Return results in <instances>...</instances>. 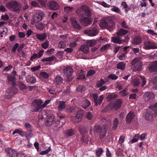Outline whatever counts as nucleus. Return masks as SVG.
Segmentation results:
<instances>
[{"instance_id": "1", "label": "nucleus", "mask_w": 157, "mask_h": 157, "mask_svg": "<svg viewBox=\"0 0 157 157\" xmlns=\"http://www.w3.org/2000/svg\"><path fill=\"white\" fill-rule=\"evenodd\" d=\"M101 121L105 123L103 127L99 125H95L94 128V130L95 132L100 133V138L102 139L104 138L106 134V132L109 127L110 126L111 123V120H107L105 118L103 117L101 119Z\"/></svg>"}, {"instance_id": "2", "label": "nucleus", "mask_w": 157, "mask_h": 157, "mask_svg": "<svg viewBox=\"0 0 157 157\" xmlns=\"http://www.w3.org/2000/svg\"><path fill=\"white\" fill-rule=\"evenodd\" d=\"M81 9L84 12L85 15L87 17H84L81 18L79 20L80 22L82 25L84 26H87L91 24L92 22V21L89 18L90 16V11L85 6H82Z\"/></svg>"}, {"instance_id": "3", "label": "nucleus", "mask_w": 157, "mask_h": 157, "mask_svg": "<svg viewBox=\"0 0 157 157\" xmlns=\"http://www.w3.org/2000/svg\"><path fill=\"white\" fill-rule=\"evenodd\" d=\"M43 101L40 99H36L32 102L31 105V111L32 112H38L40 109L43 108L42 104Z\"/></svg>"}, {"instance_id": "4", "label": "nucleus", "mask_w": 157, "mask_h": 157, "mask_svg": "<svg viewBox=\"0 0 157 157\" xmlns=\"http://www.w3.org/2000/svg\"><path fill=\"white\" fill-rule=\"evenodd\" d=\"M6 6L8 9L13 11H18L20 10V4L16 1L12 0L7 3Z\"/></svg>"}, {"instance_id": "5", "label": "nucleus", "mask_w": 157, "mask_h": 157, "mask_svg": "<svg viewBox=\"0 0 157 157\" xmlns=\"http://www.w3.org/2000/svg\"><path fill=\"white\" fill-rule=\"evenodd\" d=\"M114 23L112 20H102L99 23L100 27L102 29H111L114 25Z\"/></svg>"}, {"instance_id": "6", "label": "nucleus", "mask_w": 157, "mask_h": 157, "mask_svg": "<svg viewBox=\"0 0 157 157\" xmlns=\"http://www.w3.org/2000/svg\"><path fill=\"white\" fill-rule=\"evenodd\" d=\"M131 64L136 71H140L143 68V64L138 58L133 59L131 62Z\"/></svg>"}, {"instance_id": "7", "label": "nucleus", "mask_w": 157, "mask_h": 157, "mask_svg": "<svg viewBox=\"0 0 157 157\" xmlns=\"http://www.w3.org/2000/svg\"><path fill=\"white\" fill-rule=\"evenodd\" d=\"M122 100L121 99H117L113 103H109L108 107L112 110H117L121 107Z\"/></svg>"}, {"instance_id": "8", "label": "nucleus", "mask_w": 157, "mask_h": 157, "mask_svg": "<svg viewBox=\"0 0 157 157\" xmlns=\"http://www.w3.org/2000/svg\"><path fill=\"white\" fill-rule=\"evenodd\" d=\"M157 114V109H154V108L150 107L145 114V118L146 120L151 121L154 116Z\"/></svg>"}, {"instance_id": "9", "label": "nucleus", "mask_w": 157, "mask_h": 157, "mask_svg": "<svg viewBox=\"0 0 157 157\" xmlns=\"http://www.w3.org/2000/svg\"><path fill=\"white\" fill-rule=\"evenodd\" d=\"M15 86L10 87L8 88L5 93V97L7 99H9L17 92V89Z\"/></svg>"}, {"instance_id": "10", "label": "nucleus", "mask_w": 157, "mask_h": 157, "mask_svg": "<svg viewBox=\"0 0 157 157\" xmlns=\"http://www.w3.org/2000/svg\"><path fill=\"white\" fill-rule=\"evenodd\" d=\"M44 16V14L41 11L36 13L33 17V18L32 19V24H34L35 23L40 21L41 20Z\"/></svg>"}, {"instance_id": "11", "label": "nucleus", "mask_w": 157, "mask_h": 157, "mask_svg": "<svg viewBox=\"0 0 157 157\" xmlns=\"http://www.w3.org/2000/svg\"><path fill=\"white\" fill-rule=\"evenodd\" d=\"M64 75L67 76L68 81H71L73 77L71 76L73 71L72 67H68L65 68L63 70Z\"/></svg>"}, {"instance_id": "12", "label": "nucleus", "mask_w": 157, "mask_h": 157, "mask_svg": "<svg viewBox=\"0 0 157 157\" xmlns=\"http://www.w3.org/2000/svg\"><path fill=\"white\" fill-rule=\"evenodd\" d=\"M83 114V111L81 110H79L78 111L75 116H71V119L73 122H79L82 120Z\"/></svg>"}, {"instance_id": "13", "label": "nucleus", "mask_w": 157, "mask_h": 157, "mask_svg": "<svg viewBox=\"0 0 157 157\" xmlns=\"http://www.w3.org/2000/svg\"><path fill=\"white\" fill-rule=\"evenodd\" d=\"M144 47L146 49H156L157 46L152 41L146 40L144 42Z\"/></svg>"}, {"instance_id": "14", "label": "nucleus", "mask_w": 157, "mask_h": 157, "mask_svg": "<svg viewBox=\"0 0 157 157\" xmlns=\"http://www.w3.org/2000/svg\"><path fill=\"white\" fill-rule=\"evenodd\" d=\"M92 95L94 101L95 103V105L97 106L98 105H100L102 103L104 98L103 95L100 96L98 98V96L96 94H93Z\"/></svg>"}, {"instance_id": "15", "label": "nucleus", "mask_w": 157, "mask_h": 157, "mask_svg": "<svg viewBox=\"0 0 157 157\" xmlns=\"http://www.w3.org/2000/svg\"><path fill=\"white\" fill-rule=\"evenodd\" d=\"M84 33L89 36H93L97 35L98 31L96 28L94 27L85 30Z\"/></svg>"}, {"instance_id": "16", "label": "nucleus", "mask_w": 157, "mask_h": 157, "mask_svg": "<svg viewBox=\"0 0 157 157\" xmlns=\"http://www.w3.org/2000/svg\"><path fill=\"white\" fill-rule=\"evenodd\" d=\"M6 152L9 157H17L18 156L17 152L11 148L6 149Z\"/></svg>"}, {"instance_id": "17", "label": "nucleus", "mask_w": 157, "mask_h": 157, "mask_svg": "<svg viewBox=\"0 0 157 157\" xmlns=\"http://www.w3.org/2000/svg\"><path fill=\"white\" fill-rule=\"evenodd\" d=\"M147 68L150 72H157V61L151 63Z\"/></svg>"}, {"instance_id": "18", "label": "nucleus", "mask_w": 157, "mask_h": 157, "mask_svg": "<svg viewBox=\"0 0 157 157\" xmlns=\"http://www.w3.org/2000/svg\"><path fill=\"white\" fill-rule=\"evenodd\" d=\"M144 97L145 101L147 102L153 99L155 97V95L153 92H147L144 94Z\"/></svg>"}, {"instance_id": "19", "label": "nucleus", "mask_w": 157, "mask_h": 157, "mask_svg": "<svg viewBox=\"0 0 157 157\" xmlns=\"http://www.w3.org/2000/svg\"><path fill=\"white\" fill-rule=\"evenodd\" d=\"M135 114L134 112H130L126 117V121L127 124H130L134 119Z\"/></svg>"}, {"instance_id": "20", "label": "nucleus", "mask_w": 157, "mask_h": 157, "mask_svg": "<svg viewBox=\"0 0 157 157\" xmlns=\"http://www.w3.org/2000/svg\"><path fill=\"white\" fill-rule=\"evenodd\" d=\"M48 6L51 10H58L59 6L55 2L52 1L48 3Z\"/></svg>"}, {"instance_id": "21", "label": "nucleus", "mask_w": 157, "mask_h": 157, "mask_svg": "<svg viewBox=\"0 0 157 157\" xmlns=\"http://www.w3.org/2000/svg\"><path fill=\"white\" fill-rule=\"evenodd\" d=\"M16 77L12 75H9L7 76V82L8 83H11L13 86H16L17 85L15 82Z\"/></svg>"}, {"instance_id": "22", "label": "nucleus", "mask_w": 157, "mask_h": 157, "mask_svg": "<svg viewBox=\"0 0 157 157\" xmlns=\"http://www.w3.org/2000/svg\"><path fill=\"white\" fill-rule=\"evenodd\" d=\"M81 140L82 143L86 144H90L91 143V139L87 135L82 136L81 138Z\"/></svg>"}, {"instance_id": "23", "label": "nucleus", "mask_w": 157, "mask_h": 157, "mask_svg": "<svg viewBox=\"0 0 157 157\" xmlns=\"http://www.w3.org/2000/svg\"><path fill=\"white\" fill-rule=\"evenodd\" d=\"M118 97V95L114 93H109L106 97V101L109 102L115 98H117Z\"/></svg>"}, {"instance_id": "24", "label": "nucleus", "mask_w": 157, "mask_h": 157, "mask_svg": "<svg viewBox=\"0 0 157 157\" xmlns=\"http://www.w3.org/2000/svg\"><path fill=\"white\" fill-rule=\"evenodd\" d=\"M119 37H113L111 38L112 41L114 43H117L119 44H121L123 42L125 43L126 40H120Z\"/></svg>"}, {"instance_id": "25", "label": "nucleus", "mask_w": 157, "mask_h": 157, "mask_svg": "<svg viewBox=\"0 0 157 157\" xmlns=\"http://www.w3.org/2000/svg\"><path fill=\"white\" fill-rule=\"evenodd\" d=\"M79 50L86 54L90 52L88 47L86 44L82 45L80 47Z\"/></svg>"}, {"instance_id": "26", "label": "nucleus", "mask_w": 157, "mask_h": 157, "mask_svg": "<svg viewBox=\"0 0 157 157\" xmlns=\"http://www.w3.org/2000/svg\"><path fill=\"white\" fill-rule=\"evenodd\" d=\"M128 33V31L127 30L120 29L117 32V35L118 37H120L123 35L127 34Z\"/></svg>"}, {"instance_id": "27", "label": "nucleus", "mask_w": 157, "mask_h": 157, "mask_svg": "<svg viewBox=\"0 0 157 157\" xmlns=\"http://www.w3.org/2000/svg\"><path fill=\"white\" fill-rule=\"evenodd\" d=\"M63 79L60 76H57L55 78L54 82L56 85H60L63 82Z\"/></svg>"}, {"instance_id": "28", "label": "nucleus", "mask_w": 157, "mask_h": 157, "mask_svg": "<svg viewBox=\"0 0 157 157\" xmlns=\"http://www.w3.org/2000/svg\"><path fill=\"white\" fill-rule=\"evenodd\" d=\"M71 23L73 27L75 29H80L81 28V26L78 24L77 21L74 19H72L71 20Z\"/></svg>"}, {"instance_id": "29", "label": "nucleus", "mask_w": 157, "mask_h": 157, "mask_svg": "<svg viewBox=\"0 0 157 157\" xmlns=\"http://www.w3.org/2000/svg\"><path fill=\"white\" fill-rule=\"evenodd\" d=\"M141 38L140 36H136L132 40V44L136 45L139 44L141 42Z\"/></svg>"}, {"instance_id": "30", "label": "nucleus", "mask_w": 157, "mask_h": 157, "mask_svg": "<svg viewBox=\"0 0 157 157\" xmlns=\"http://www.w3.org/2000/svg\"><path fill=\"white\" fill-rule=\"evenodd\" d=\"M54 121V116L52 115H49L48 116L46 122L48 125H50L52 124Z\"/></svg>"}, {"instance_id": "31", "label": "nucleus", "mask_w": 157, "mask_h": 157, "mask_svg": "<svg viewBox=\"0 0 157 157\" xmlns=\"http://www.w3.org/2000/svg\"><path fill=\"white\" fill-rule=\"evenodd\" d=\"M97 41L95 40H91L87 41L86 43L88 47H92L96 44Z\"/></svg>"}, {"instance_id": "32", "label": "nucleus", "mask_w": 157, "mask_h": 157, "mask_svg": "<svg viewBox=\"0 0 157 157\" xmlns=\"http://www.w3.org/2000/svg\"><path fill=\"white\" fill-rule=\"evenodd\" d=\"M30 9V6L27 2H23L21 6V10L23 11H25Z\"/></svg>"}, {"instance_id": "33", "label": "nucleus", "mask_w": 157, "mask_h": 157, "mask_svg": "<svg viewBox=\"0 0 157 157\" xmlns=\"http://www.w3.org/2000/svg\"><path fill=\"white\" fill-rule=\"evenodd\" d=\"M75 133V131L72 129H69L66 130L65 131V133L67 137H70L74 135Z\"/></svg>"}, {"instance_id": "34", "label": "nucleus", "mask_w": 157, "mask_h": 157, "mask_svg": "<svg viewBox=\"0 0 157 157\" xmlns=\"http://www.w3.org/2000/svg\"><path fill=\"white\" fill-rule=\"evenodd\" d=\"M36 37L40 41H43L47 37V35L45 33L42 34H36Z\"/></svg>"}, {"instance_id": "35", "label": "nucleus", "mask_w": 157, "mask_h": 157, "mask_svg": "<svg viewBox=\"0 0 157 157\" xmlns=\"http://www.w3.org/2000/svg\"><path fill=\"white\" fill-rule=\"evenodd\" d=\"M17 86H18L19 89L21 90H26L27 89V86L21 81L18 82Z\"/></svg>"}, {"instance_id": "36", "label": "nucleus", "mask_w": 157, "mask_h": 157, "mask_svg": "<svg viewBox=\"0 0 157 157\" xmlns=\"http://www.w3.org/2000/svg\"><path fill=\"white\" fill-rule=\"evenodd\" d=\"M26 81L32 84H34L36 82V79L35 77L32 76L31 77H26Z\"/></svg>"}, {"instance_id": "37", "label": "nucleus", "mask_w": 157, "mask_h": 157, "mask_svg": "<svg viewBox=\"0 0 157 157\" xmlns=\"http://www.w3.org/2000/svg\"><path fill=\"white\" fill-rule=\"evenodd\" d=\"M119 124V120L117 118H114V120L113 121V127L112 129L113 130H116Z\"/></svg>"}, {"instance_id": "38", "label": "nucleus", "mask_w": 157, "mask_h": 157, "mask_svg": "<svg viewBox=\"0 0 157 157\" xmlns=\"http://www.w3.org/2000/svg\"><path fill=\"white\" fill-rule=\"evenodd\" d=\"M125 66V64L123 62H120L117 64L116 67L118 69L123 70L124 69Z\"/></svg>"}, {"instance_id": "39", "label": "nucleus", "mask_w": 157, "mask_h": 157, "mask_svg": "<svg viewBox=\"0 0 157 157\" xmlns=\"http://www.w3.org/2000/svg\"><path fill=\"white\" fill-rule=\"evenodd\" d=\"M39 76L41 78L47 79L49 77V75L45 72H41L39 74Z\"/></svg>"}, {"instance_id": "40", "label": "nucleus", "mask_w": 157, "mask_h": 157, "mask_svg": "<svg viewBox=\"0 0 157 157\" xmlns=\"http://www.w3.org/2000/svg\"><path fill=\"white\" fill-rule=\"evenodd\" d=\"M24 126L29 132H32L33 128L32 125L29 123H26L24 124Z\"/></svg>"}, {"instance_id": "41", "label": "nucleus", "mask_w": 157, "mask_h": 157, "mask_svg": "<svg viewBox=\"0 0 157 157\" xmlns=\"http://www.w3.org/2000/svg\"><path fill=\"white\" fill-rule=\"evenodd\" d=\"M66 106L65 102L63 101H60L58 107V109L59 110H61L64 109Z\"/></svg>"}, {"instance_id": "42", "label": "nucleus", "mask_w": 157, "mask_h": 157, "mask_svg": "<svg viewBox=\"0 0 157 157\" xmlns=\"http://www.w3.org/2000/svg\"><path fill=\"white\" fill-rule=\"evenodd\" d=\"M90 104V102L87 100L85 99L82 102V107L84 109L89 106Z\"/></svg>"}, {"instance_id": "43", "label": "nucleus", "mask_w": 157, "mask_h": 157, "mask_svg": "<svg viewBox=\"0 0 157 157\" xmlns=\"http://www.w3.org/2000/svg\"><path fill=\"white\" fill-rule=\"evenodd\" d=\"M111 7H112V8L111 9V10L112 11L116 13H119L121 15V10L118 7L114 6H111Z\"/></svg>"}, {"instance_id": "44", "label": "nucleus", "mask_w": 157, "mask_h": 157, "mask_svg": "<svg viewBox=\"0 0 157 157\" xmlns=\"http://www.w3.org/2000/svg\"><path fill=\"white\" fill-rule=\"evenodd\" d=\"M55 58V56H52L50 57L44 58L42 59L41 61L42 62L51 61H53Z\"/></svg>"}, {"instance_id": "45", "label": "nucleus", "mask_w": 157, "mask_h": 157, "mask_svg": "<svg viewBox=\"0 0 157 157\" xmlns=\"http://www.w3.org/2000/svg\"><path fill=\"white\" fill-rule=\"evenodd\" d=\"M97 157H100L103 152V150L101 147H99L95 151Z\"/></svg>"}, {"instance_id": "46", "label": "nucleus", "mask_w": 157, "mask_h": 157, "mask_svg": "<svg viewBox=\"0 0 157 157\" xmlns=\"http://www.w3.org/2000/svg\"><path fill=\"white\" fill-rule=\"evenodd\" d=\"M35 26L38 29L42 30L44 28L45 25L43 23H41L36 25Z\"/></svg>"}, {"instance_id": "47", "label": "nucleus", "mask_w": 157, "mask_h": 157, "mask_svg": "<svg viewBox=\"0 0 157 157\" xmlns=\"http://www.w3.org/2000/svg\"><path fill=\"white\" fill-rule=\"evenodd\" d=\"M139 139V134H136L133 137L132 140L131 141V143H133L137 142Z\"/></svg>"}, {"instance_id": "48", "label": "nucleus", "mask_w": 157, "mask_h": 157, "mask_svg": "<svg viewBox=\"0 0 157 157\" xmlns=\"http://www.w3.org/2000/svg\"><path fill=\"white\" fill-rule=\"evenodd\" d=\"M85 89V87L83 85L79 86L77 88L76 90L77 91L80 92H82Z\"/></svg>"}, {"instance_id": "49", "label": "nucleus", "mask_w": 157, "mask_h": 157, "mask_svg": "<svg viewBox=\"0 0 157 157\" xmlns=\"http://www.w3.org/2000/svg\"><path fill=\"white\" fill-rule=\"evenodd\" d=\"M121 96H126L128 94L127 89H125L119 92Z\"/></svg>"}, {"instance_id": "50", "label": "nucleus", "mask_w": 157, "mask_h": 157, "mask_svg": "<svg viewBox=\"0 0 157 157\" xmlns=\"http://www.w3.org/2000/svg\"><path fill=\"white\" fill-rule=\"evenodd\" d=\"M49 44V43L48 41L47 40L42 44L41 46L42 48L45 49L48 47Z\"/></svg>"}, {"instance_id": "51", "label": "nucleus", "mask_w": 157, "mask_h": 157, "mask_svg": "<svg viewBox=\"0 0 157 157\" xmlns=\"http://www.w3.org/2000/svg\"><path fill=\"white\" fill-rule=\"evenodd\" d=\"M110 46V44H105L100 48V51L102 52L105 51Z\"/></svg>"}, {"instance_id": "52", "label": "nucleus", "mask_w": 157, "mask_h": 157, "mask_svg": "<svg viewBox=\"0 0 157 157\" xmlns=\"http://www.w3.org/2000/svg\"><path fill=\"white\" fill-rule=\"evenodd\" d=\"M132 82L133 85L135 86H138L140 84L139 80L137 78L133 80Z\"/></svg>"}, {"instance_id": "53", "label": "nucleus", "mask_w": 157, "mask_h": 157, "mask_svg": "<svg viewBox=\"0 0 157 157\" xmlns=\"http://www.w3.org/2000/svg\"><path fill=\"white\" fill-rule=\"evenodd\" d=\"M51 149L50 147H49L45 151H42L40 153V155H43L48 153L49 151H51Z\"/></svg>"}, {"instance_id": "54", "label": "nucleus", "mask_w": 157, "mask_h": 157, "mask_svg": "<svg viewBox=\"0 0 157 157\" xmlns=\"http://www.w3.org/2000/svg\"><path fill=\"white\" fill-rule=\"evenodd\" d=\"M31 5L33 7H39L40 6L38 2L35 1H32L31 2Z\"/></svg>"}, {"instance_id": "55", "label": "nucleus", "mask_w": 157, "mask_h": 157, "mask_svg": "<svg viewBox=\"0 0 157 157\" xmlns=\"http://www.w3.org/2000/svg\"><path fill=\"white\" fill-rule=\"evenodd\" d=\"M96 72L94 70H90L87 73L86 76L89 77L95 74Z\"/></svg>"}, {"instance_id": "56", "label": "nucleus", "mask_w": 157, "mask_h": 157, "mask_svg": "<svg viewBox=\"0 0 157 157\" xmlns=\"http://www.w3.org/2000/svg\"><path fill=\"white\" fill-rule=\"evenodd\" d=\"M108 78L112 80H116L118 78V76L115 74H111L108 76Z\"/></svg>"}, {"instance_id": "57", "label": "nucleus", "mask_w": 157, "mask_h": 157, "mask_svg": "<svg viewBox=\"0 0 157 157\" xmlns=\"http://www.w3.org/2000/svg\"><path fill=\"white\" fill-rule=\"evenodd\" d=\"M58 121H59V122L60 123V124L58 126L59 128H60L65 122V118H63V119H59V120Z\"/></svg>"}, {"instance_id": "58", "label": "nucleus", "mask_w": 157, "mask_h": 157, "mask_svg": "<svg viewBox=\"0 0 157 157\" xmlns=\"http://www.w3.org/2000/svg\"><path fill=\"white\" fill-rule=\"evenodd\" d=\"M48 0H37L38 2L42 6H45Z\"/></svg>"}, {"instance_id": "59", "label": "nucleus", "mask_w": 157, "mask_h": 157, "mask_svg": "<svg viewBox=\"0 0 157 157\" xmlns=\"http://www.w3.org/2000/svg\"><path fill=\"white\" fill-rule=\"evenodd\" d=\"M59 47L60 48H64L66 47V44L65 42L63 41H61L59 43Z\"/></svg>"}, {"instance_id": "60", "label": "nucleus", "mask_w": 157, "mask_h": 157, "mask_svg": "<svg viewBox=\"0 0 157 157\" xmlns=\"http://www.w3.org/2000/svg\"><path fill=\"white\" fill-rule=\"evenodd\" d=\"M105 84L104 81H103V79L101 78L100 81H98L97 83V85L98 87H99L102 86V85Z\"/></svg>"}, {"instance_id": "61", "label": "nucleus", "mask_w": 157, "mask_h": 157, "mask_svg": "<svg viewBox=\"0 0 157 157\" xmlns=\"http://www.w3.org/2000/svg\"><path fill=\"white\" fill-rule=\"evenodd\" d=\"M79 130L80 133L82 135H84L86 133V129L84 128H79Z\"/></svg>"}, {"instance_id": "62", "label": "nucleus", "mask_w": 157, "mask_h": 157, "mask_svg": "<svg viewBox=\"0 0 157 157\" xmlns=\"http://www.w3.org/2000/svg\"><path fill=\"white\" fill-rule=\"evenodd\" d=\"M19 44L18 43H16L15 44L12 49V52H15L17 49V48L19 46Z\"/></svg>"}, {"instance_id": "63", "label": "nucleus", "mask_w": 157, "mask_h": 157, "mask_svg": "<svg viewBox=\"0 0 157 157\" xmlns=\"http://www.w3.org/2000/svg\"><path fill=\"white\" fill-rule=\"evenodd\" d=\"M68 112L70 113H72L75 111V108L74 107H71L67 109Z\"/></svg>"}, {"instance_id": "64", "label": "nucleus", "mask_w": 157, "mask_h": 157, "mask_svg": "<svg viewBox=\"0 0 157 157\" xmlns=\"http://www.w3.org/2000/svg\"><path fill=\"white\" fill-rule=\"evenodd\" d=\"M55 49L52 48L51 49L48 50L46 51V53L48 55H50L52 54V52L55 51Z\"/></svg>"}]
</instances>
